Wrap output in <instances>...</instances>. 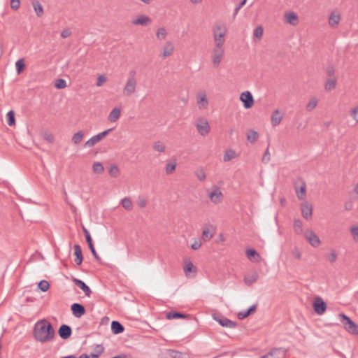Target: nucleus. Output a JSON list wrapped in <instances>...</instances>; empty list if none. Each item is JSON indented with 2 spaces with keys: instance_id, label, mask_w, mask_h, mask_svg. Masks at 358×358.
Listing matches in <instances>:
<instances>
[{
  "instance_id": "nucleus-1",
  "label": "nucleus",
  "mask_w": 358,
  "mask_h": 358,
  "mask_svg": "<svg viewBox=\"0 0 358 358\" xmlns=\"http://www.w3.org/2000/svg\"><path fill=\"white\" fill-rule=\"evenodd\" d=\"M34 339L41 343L51 342L55 337V331L52 324L45 319L37 321L33 329Z\"/></svg>"
},
{
  "instance_id": "nucleus-2",
  "label": "nucleus",
  "mask_w": 358,
  "mask_h": 358,
  "mask_svg": "<svg viewBox=\"0 0 358 358\" xmlns=\"http://www.w3.org/2000/svg\"><path fill=\"white\" fill-rule=\"evenodd\" d=\"M341 322L345 329L351 334L358 335V325L344 313L338 315Z\"/></svg>"
},
{
  "instance_id": "nucleus-3",
  "label": "nucleus",
  "mask_w": 358,
  "mask_h": 358,
  "mask_svg": "<svg viewBox=\"0 0 358 358\" xmlns=\"http://www.w3.org/2000/svg\"><path fill=\"white\" fill-rule=\"evenodd\" d=\"M195 126L199 134L202 136H207L210 131L208 122L203 117H199L197 119L195 123Z\"/></svg>"
},
{
  "instance_id": "nucleus-4",
  "label": "nucleus",
  "mask_w": 358,
  "mask_h": 358,
  "mask_svg": "<svg viewBox=\"0 0 358 358\" xmlns=\"http://www.w3.org/2000/svg\"><path fill=\"white\" fill-rule=\"evenodd\" d=\"M113 128L106 129L96 135L93 136L91 137L88 141H87L85 143V148H91L93 147L96 143L101 141L103 138H104L110 131H113Z\"/></svg>"
},
{
  "instance_id": "nucleus-5",
  "label": "nucleus",
  "mask_w": 358,
  "mask_h": 358,
  "mask_svg": "<svg viewBox=\"0 0 358 358\" xmlns=\"http://www.w3.org/2000/svg\"><path fill=\"white\" fill-rule=\"evenodd\" d=\"M137 80L136 78H127L125 85L123 88V94L126 96H130L136 91Z\"/></svg>"
},
{
  "instance_id": "nucleus-6",
  "label": "nucleus",
  "mask_w": 358,
  "mask_h": 358,
  "mask_svg": "<svg viewBox=\"0 0 358 358\" xmlns=\"http://www.w3.org/2000/svg\"><path fill=\"white\" fill-rule=\"evenodd\" d=\"M226 33V26L224 24H217L214 29V37L217 45H222Z\"/></svg>"
},
{
  "instance_id": "nucleus-7",
  "label": "nucleus",
  "mask_w": 358,
  "mask_h": 358,
  "mask_svg": "<svg viewBox=\"0 0 358 358\" xmlns=\"http://www.w3.org/2000/svg\"><path fill=\"white\" fill-rule=\"evenodd\" d=\"M305 238L308 241L310 245L313 248H318L320 245L321 241L318 236L311 229L306 230L304 233Z\"/></svg>"
},
{
  "instance_id": "nucleus-8",
  "label": "nucleus",
  "mask_w": 358,
  "mask_h": 358,
  "mask_svg": "<svg viewBox=\"0 0 358 358\" xmlns=\"http://www.w3.org/2000/svg\"><path fill=\"white\" fill-rule=\"evenodd\" d=\"M224 50L223 46H216L212 52L213 64L215 67H217L224 56Z\"/></svg>"
},
{
  "instance_id": "nucleus-9",
  "label": "nucleus",
  "mask_w": 358,
  "mask_h": 358,
  "mask_svg": "<svg viewBox=\"0 0 358 358\" xmlns=\"http://www.w3.org/2000/svg\"><path fill=\"white\" fill-rule=\"evenodd\" d=\"M213 319L217 321L221 326L230 329L235 328L236 323L226 317L217 315H213Z\"/></svg>"
},
{
  "instance_id": "nucleus-10",
  "label": "nucleus",
  "mask_w": 358,
  "mask_h": 358,
  "mask_svg": "<svg viewBox=\"0 0 358 358\" xmlns=\"http://www.w3.org/2000/svg\"><path fill=\"white\" fill-rule=\"evenodd\" d=\"M240 100L243 103L245 108H250L254 104V99L250 92L245 91L241 94Z\"/></svg>"
},
{
  "instance_id": "nucleus-11",
  "label": "nucleus",
  "mask_w": 358,
  "mask_h": 358,
  "mask_svg": "<svg viewBox=\"0 0 358 358\" xmlns=\"http://www.w3.org/2000/svg\"><path fill=\"white\" fill-rule=\"evenodd\" d=\"M152 22V19L145 15H138L136 18L132 19L131 24L146 27Z\"/></svg>"
},
{
  "instance_id": "nucleus-12",
  "label": "nucleus",
  "mask_w": 358,
  "mask_h": 358,
  "mask_svg": "<svg viewBox=\"0 0 358 358\" xmlns=\"http://www.w3.org/2000/svg\"><path fill=\"white\" fill-rule=\"evenodd\" d=\"M313 309L317 314L322 315L327 309V305L322 299L317 297L313 303Z\"/></svg>"
},
{
  "instance_id": "nucleus-13",
  "label": "nucleus",
  "mask_w": 358,
  "mask_h": 358,
  "mask_svg": "<svg viewBox=\"0 0 358 358\" xmlns=\"http://www.w3.org/2000/svg\"><path fill=\"white\" fill-rule=\"evenodd\" d=\"M59 336L61 338L66 340L70 338L72 334V329L67 324H62L58 330Z\"/></svg>"
},
{
  "instance_id": "nucleus-14",
  "label": "nucleus",
  "mask_w": 358,
  "mask_h": 358,
  "mask_svg": "<svg viewBox=\"0 0 358 358\" xmlns=\"http://www.w3.org/2000/svg\"><path fill=\"white\" fill-rule=\"evenodd\" d=\"M208 195L214 203H218L222 201V193L217 187H215L212 192H208Z\"/></svg>"
},
{
  "instance_id": "nucleus-15",
  "label": "nucleus",
  "mask_w": 358,
  "mask_h": 358,
  "mask_svg": "<svg viewBox=\"0 0 358 358\" xmlns=\"http://www.w3.org/2000/svg\"><path fill=\"white\" fill-rule=\"evenodd\" d=\"M71 308L73 315L77 318L82 317L85 313V308L80 303H74L71 305Z\"/></svg>"
},
{
  "instance_id": "nucleus-16",
  "label": "nucleus",
  "mask_w": 358,
  "mask_h": 358,
  "mask_svg": "<svg viewBox=\"0 0 358 358\" xmlns=\"http://www.w3.org/2000/svg\"><path fill=\"white\" fill-rule=\"evenodd\" d=\"M301 214L304 219L310 220L313 215V207L308 203L301 204Z\"/></svg>"
},
{
  "instance_id": "nucleus-17",
  "label": "nucleus",
  "mask_w": 358,
  "mask_h": 358,
  "mask_svg": "<svg viewBox=\"0 0 358 358\" xmlns=\"http://www.w3.org/2000/svg\"><path fill=\"white\" fill-rule=\"evenodd\" d=\"M245 255L248 259L252 262H259L261 259L260 255L252 248L247 249Z\"/></svg>"
},
{
  "instance_id": "nucleus-18",
  "label": "nucleus",
  "mask_w": 358,
  "mask_h": 358,
  "mask_svg": "<svg viewBox=\"0 0 358 358\" xmlns=\"http://www.w3.org/2000/svg\"><path fill=\"white\" fill-rule=\"evenodd\" d=\"M197 104L199 108H206L208 106V101L205 92L197 94Z\"/></svg>"
},
{
  "instance_id": "nucleus-19",
  "label": "nucleus",
  "mask_w": 358,
  "mask_h": 358,
  "mask_svg": "<svg viewBox=\"0 0 358 358\" xmlns=\"http://www.w3.org/2000/svg\"><path fill=\"white\" fill-rule=\"evenodd\" d=\"M73 282L76 285H77L78 287H80L84 292L85 294L87 296H90V294L92 293L91 289H90V287L85 284V282H83V280H81L80 279H77V278H74Z\"/></svg>"
},
{
  "instance_id": "nucleus-20",
  "label": "nucleus",
  "mask_w": 358,
  "mask_h": 358,
  "mask_svg": "<svg viewBox=\"0 0 358 358\" xmlns=\"http://www.w3.org/2000/svg\"><path fill=\"white\" fill-rule=\"evenodd\" d=\"M283 117L278 109L275 110L271 115V121L273 127L278 126L282 121Z\"/></svg>"
},
{
  "instance_id": "nucleus-21",
  "label": "nucleus",
  "mask_w": 358,
  "mask_h": 358,
  "mask_svg": "<svg viewBox=\"0 0 358 358\" xmlns=\"http://www.w3.org/2000/svg\"><path fill=\"white\" fill-rule=\"evenodd\" d=\"M31 5L37 17H41L44 13L42 4L38 0H31Z\"/></svg>"
},
{
  "instance_id": "nucleus-22",
  "label": "nucleus",
  "mask_w": 358,
  "mask_h": 358,
  "mask_svg": "<svg viewBox=\"0 0 358 358\" xmlns=\"http://www.w3.org/2000/svg\"><path fill=\"white\" fill-rule=\"evenodd\" d=\"M259 279V274L257 272H254L251 274H248L244 277V282L248 285L251 286L254 282H257Z\"/></svg>"
},
{
  "instance_id": "nucleus-23",
  "label": "nucleus",
  "mask_w": 358,
  "mask_h": 358,
  "mask_svg": "<svg viewBox=\"0 0 358 358\" xmlns=\"http://www.w3.org/2000/svg\"><path fill=\"white\" fill-rule=\"evenodd\" d=\"M124 330L123 325L118 321H113L111 322V331L114 334L122 333Z\"/></svg>"
},
{
  "instance_id": "nucleus-24",
  "label": "nucleus",
  "mask_w": 358,
  "mask_h": 358,
  "mask_svg": "<svg viewBox=\"0 0 358 358\" xmlns=\"http://www.w3.org/2000/svg\"><path fill=\"white\" fill-rule=\"evenodd\" d=\"M285 19L287 23L295 25L298 21V16L294 12H289L285 14Z\"/></svg>"
},
{
  "instance_id": "nucleus-25",
  "label": "nucleus",
  "mask_w": 358,
  "mask_h": 358,
  "mask_svg": "<svg viewBox=\"0 0 358 358\" xmlns=\"http://www.w3.org/2000/svg\"><path fill=\"white\" fill-rule=\"evenodd\" d=\"M74 254L76 255L75 262L79 266L81 264L83 259L81 248L79 245H74Z\"/></svg>"
},
{
  "instance_id": "nucleus-26",
  "label": "nucleus",
  "mask_w": 358,
  "mask_h": 358,
  "mask_svg": "<svg viewBox=\"0 0 358 358\" xmlns=\"http://www.w3.org/2000/svg\"><path fill=\"white\" fill-rule=\"evenodd\" d=\"M341 20V16L339 14L331 13L329 17V24L331 27H336Z\"/></svg>"
},
{
  "instance_id": "nucleus-27",
  "label": "nucleus",
  "mask_w": 358,
  "mask_h": 358,
  "mask_svg": "<svg viewBox=\"0 0 358 358\" xmlns=\"http://www.w3.org/2000/svg\"><path fill=\"white\" fill-rule=\"evenodd\" d=\"M87 244H88V246L90 248V250L92 254V255L94 256V257L95 258V259L99 262H101V259L100 258V257L98 255L95 248H94V244H93V242H92V239H90L89 238H87V241H86Z\"/></svg>"
},
{
  "instance_id": "nucleus-28",
  "label": "nucleus",
  "mask_w": 358,
  "mask_h": 358,
  "mask_svg": "<svg viewBox=\"0 0 358 358\" xmlns=\"http://www.w3.org/2000/svg\"><path fill=\"white\" fill-rule=\"evenodd\" d=\"M336 79L335 78L328 79L324 85V89L326 91L329 92L336 88Z\"/></svg>"
},
{
  "instance_id": "nucleus-29",
  "label": "nucleus",
  "mask_w": 358,
  "mask_h": 358,
  "mask_svg": "<svg viewBox=\"0 0 358 358\" xmlns=\"http://www.w3.org/2000/svg\"><path fill=\"white\" fill-rule=\"evenodd\" d=\"M121 110L119 108H115L109 114V120L111 122H115L120 116Z\"/></svg>"
},
{
  "instance_id": "nucleus-30",
  "label": "nucleus",
  "mask_w": 358,
  "mask_h": 358,
  "mask_svg": "<svg viewBox=\"0 0 358 358\" xmlns=\"http://www.w3.org/2000/svg\"><path fill=\"white\" fill-rule=\"evenodd\" d=\"M187 315L178 312L171 311L166 313V318L169 320L178 319V318H186Z\"/></svg>"
},
{
  "instance_id": "nucleus-31",
  "label": "nucleus",
  "mask_w": 358,
  "mask_h": 358,
  "mask_svg": "<svg viewBox=\"0 0 358 358\" xmlns=\"http://www.w3.org/2000/svg\"><path fill=\"white\" fill-rule=\"evenodd\" d=\"M121 204L122 207L127 210H131L133 208V204L129 197H124L121 200Z\"/></svg>"
},
{
  "instance_id": "nucleus-32",
  "label": "nucleus",
  "mask_w": 358,
  "mask_h": 358,
  "mask_svg": "<svg viewBox=\"0 0 358 358\" xmlns=\"http://www.w3.org/2000/svg\"><path fill=\"white\" fill-rule=\"evenodd\" d=\"M306 182H303L299 189L296 190L297 196L299 200H304L306 199Z\"/></svg>"
},
{
  "instance_id": "nucleus-33",
  "label": "nucleus",
  "mask_w": 358,
  "mask_h": 358,
  "mask_svg": "<svg viewBox=\"0 0 358 358\" xmlns=\"http://www.w3.org/2000/svg\"><path fill=\"white\" fill-rule=\"evenodd\" d=\"M168 352L172 358H188V356L185 353L177 350H169Z\"/></svg>"
},
{
  "instance_id": "nucleus-34",
  "label": "nucleus",
  "mask_w": 358,
  "mask_h": 358,
  "mask_svg": "<svg viewBox=\"0 0 358 358\" xmlns=\"http://www.w3.org/2000/svg\"><path fill=\"white\" fill-rule=\"evenodd\" d=\"M258 137L259 134L255 130H250L247 134V140L251 143L256 142L258 139Z\"/></svg>"
},
{
  "instance_id": "nucleus-35",
  "label": "nucleus",
  "mask_w": 358,
  "mask_h": 358,
  "mask_svg": "<svg viewBox=\"0 0 358 358\" xmlns=\"http://www.w3.org/2000/svg\"><path fill=\"white\" fill-rule=\"evenodd\" d=\"M152 148L155 151L158 152H164L166 150L164 144L159 141L154 142Z\"/></svg>"
},
{
  "instance_id": "nucleus-36",
  "label": "nucleus",
  "mask_w": 358,
  "mask_h": 358,
  "mask_svg": "<svg viewBox=\"0 0 358 358\" xmlns=\"http://www.w3.org/2000/svg\"><path fill=\"white\" fill-rule=\"evenodd\" d=\"M294 229L296 234H301L303 232V223L299 220L296 219L294 222Z\"/></svg>"
},
{
  "instance_id": "nucleus-37",
  "label": "nucleus",
  "mask_w": 358,
  "mask_h": 358,
  "mask_svg": "<svg viewBox=\"0 0 358 358\" xmlns=\"http://www.w3.org/2000/svg\"><path fill=\"white\" fill-rule=\"evenodd\" d=\"M317 99L315 97H313L306 105V110L308 111L313 110L317 105Z\"/></svg>"
},
{
  "instance_id": "nucleus-38",
  "label": "nucleus",
  "mask_w": 358,
  "mask_h": 358,
  "mask_svg": "<svg viewBox=\"0 0 358 358\" xmlns=\"http://www.w3.org/2000/svg\"><path fill=\"white\" fill-rule=\"evenodd\" d=\"M7 123L9 126H13L15 124V113L13 110L8 112L7 115Z\"/></svg>"
},
{
  "instance_id": "nucleus-39",
  "label": "nucleus",
  "mask_w": 358,
  "mask_h": 358,
  "mask_svg": "<svg viewBox=\"0 0 358 358\" xmlns=\"http://www.w3.org/2000/svg\"><path fill=\"white\" fill-rule=\"evenodd\" d=\"M83 138V133L82 131H79L76 133L72 137V141L75 145L79 144Z\"/></svg>"
},
{
  "instance_id": "nucleus-40",
  "label": "nucleus",
  "mask_w": 358,
  "mask_h": 358,
  "mask_svg": "<svg viewBox=\"0 0 358 358\" xmlns=\"http://www.w3.org/2000/svg\"><path fill=\"white\" fill-rule=\"evenodd\" d=\"M167 31L164 27H159L156 33V36L159 40H164L166 37Z\"/></svg>"
},
{
  "instance_id": "nucleus-41",
  "label": "nucleus",
  "mask_w": 358,
  "mask_h": 358,
  "mask_svg": "<svg viewBox=\"0 0 358 358\" xmlns=\"http://www.w3.org/2000/svg\"><path fill=\"white\" fill-rule=\"evenodd\" d=\"M213 237V233L210 232L208 228H206L203 230L202 232V238L204 241H207L210 240Z\"/></svg>"
},
{
  "instance_id": "nucleus-42",
  "label": "nucleus",
  "mask_w": 358,
  "mask_h": 358,
  "mask_svg": "<svg viewBox=\"0 0 358 358\" xmlns=\"http://www.w3.org/2000/svg\"><path fill=\"white\" fill-rule=\"evenodd\" d=\"M15 67H16L17 74H20L23 71V69L24 68V62L23 58L19 59L15 62Z\"/></svg>"
},
{
  "instance_id": "nucleus-43",
  "label": "nucleus",
  "mask_w": 358,
  "mask_h": 358,
  "mask_svg": "<svg viewBox=\"0 0 358 358\" xmlns=\"http://www.w3.org/2000/svg\"><path fill=\"white\" fill-rule=\"evenodd\" d=\"M38 287L42 291V292H46L48 290L49 287H50V284L49 282L45 280H41L38 285Z\"/></svg>"
},
{
  "instance_id": "nucleus-44",
  "label": "nucleus",
  "mask_w": 358,
  "mask_h": 358,
  "mask_svg": "<svg viewBox=\"0 0 358 358\" xmlns=\"http://www.w3.org/2000/svg\"><path fill=\"white\" fill-rule=\"evenodd\" d=\"M173 46H164L162 52V57L165 58L170 56L173 52Z\"/></svg>"
},
{
  "instance_id": "nucleus-45",
  "label": "nucleus",
  "mask_w": 358,
  "mask_h": 358,
  "mask_svg": "<svg viewBox=\"0 0 358 358\" xmlns=\"http://www.w3.org/2000/svg\"><path fill=\"white\" fill-rule=\"evenodd\" d=\"M92 168H93V171L96 173H101L104 170L103 166L100 162H95L93 164Z\"/></svg>"
},
{
  "instance_id": "nucleus-46",
  "label": "nucleus",
  "mask_w": 358,
  "mask_h": 358,
  "mask_svg": "<svg viewBox=\"0 0 358 358\" xmlns=\"http://www.w3.org/2000/svg\"><path fill=\"white\" fill-rule=\"evenodd\" d=\"M235 152L234 150H228L223 157L224 162H228L235 157Z\"/></svg>"
},
{
  "instance_id": "nucleus-47",
  "label": "nucleus",
  "mask_w": 358,
  "mask_h": 358,
  "mask_svg": "<svg viewBox=\"0 0 358 358\" xmlns=\"http://www.w3.org/2000/svg\"><path fill=\"white\" fill-rule=\"evenodd\" d=\"M55 86L57 89H63L66 86V82L64 79H57L55 81Z\"/></svg>"
},
{
  "instance_id": "nucleus-48",
  "label": "nucleus",
  "mask_w": 358,
  "mask_h": 358,
  "mask_svg": "<svg viewBox=\"0 0 358 358\" xmlns=\"http://www.w3.org/2000/svg\"><path fill=\"white\" fill-rule=\"evenodd\" d=\"M104 352V347L102 345H96L93 350V354L96 355L99 357V356Z\"/></svg>"
},
{
  "instance_id": "nucleus-49",
  "label": "nucleus",
  "mask_w": 358,
  "mask_h": 358,
  "mask_svg": "<svg viewBox=\"0 0 358 358\" xmlns=\"http://www.w3.org/2000/svg\"><path fill=\"white\" fill-rule=\"evenodd\" d=\"M176 163H169L166 165V174H171L172 173L175 169H176Z\"/></svg>"
},
{
  "instance_id": "nucleus-50",
  "label": "nucleus",
  "mask_w": 358,
  "mask_h": 358,
  "mask_svg": "<svg viewBox=\"0 0 358 358\" xmlns=\"http://www.w3.org/2000/svg\"><path fill=\"white\" fill-rule=\"evenodd\" d=\"M262 358H279L278 355V350H273L268 353L263 355Z\"/></svg>"
},
{
  "instance_id": "nucleus-51",
  "label": "nucleus",
  "mask_w": 358,
  "mask_h": 358,
  "mask_svg": "<svg viewBox=\"0 0 358 358\" xmlns=\"http://www.w3.org/2000/svg\"><path fill=\"white\" fill-rule=\"evenodd\" d=\"M192 271H195L196 269L193 265V264L191 262H189L187 263L184 267V271L187 274V273H190Z\"/></svg>"
},
{
  "instance_id": "nucleus-52",
  "label": "nucleus",
  "mask_w": 358,
  "mask_h": 358,
  "mask_svg": "<svg viewBox=\"0 0 358 358\" xmlns=\"http://www.w3.org/2000/svg\"><path fill=\"white\" fill-rule=\"evenodd\" d=\"M195 174L197 177V178L200 180V181H203L206 179V173L203 171V169H199V170H197L196 172H195Z\"/></svg>"
},
{
  "instance_id": "nucleus-53",
  "label": "nucleus",
  "mask_w": 358,
  "mask_h": 358,
  "mask_svg": "<svg viewBox=\"0 0 358 358\" xmlns=\"http://www.w3.org/2000/svg\"><path fill=\"white\" fill-rule=\"evenodd\" d=\"M254 37L255 38H261L263 35V28L262 26H259L255 28V29L254 30Z\"/></svg>"
},
{
  "instance_id": "nucleus-54",
  "label": "nucleus",
  "mask_w": 358,
  "mask_h": 358,
  "mask_svg": "<svg viewBox=\"0 0 358 358\" xmlns=\"http://www.w3.org/2000/svg\"><path fill=\"white\" fill-rule=\"evenodd\" d=\"M327 258L330 262L333 263L337 259V254L335 251H332L330 254L327 255Z\"/></svg>"
},
{
  "instance_id": "nucleus-55",
  "label": "nucleus",
  "mask_w": 358,
  "mask_h": 358,
  "mask_svg": "<svg viewBox=\"0 0 358 358\" xmlns=\"http://www.w3.org/2000/svg\"><path fill=\"white\" fill-rule=\"evenodd\" d=\"M137 204L140 208H145L147 205V201L144 197L139 196L137 201Z\"/></svg>"
},
{
  "instance_id": "nucleus-56",
  "label": "nucleus",
  "mask_w": 358,
  "mask_h": 358,
  "mask_svg": "<svg viewBox=\"0 0 358 358\" xmlns=\"http://www.w3.org/2000/svg\"><path fill=\"white\" fill-rule=\"evenodd\" d=\"M20 0H10V7L12 8V9L16 10L20 8Z\"/></svg>"
},
{
  "instance_id": "nucleus-57",
  "label": "nucleus",
  "mask_w": 358,
  "mask_h": 358,
  "mask_svg": "<svg viewBox=\"0 0 358 358\" xmlns=\"http://www.w3.org/2000/svg\"><path fill=\"white\" fill-rule=\"evenodd\" d=\"M246 1L247 0H242L241 2H240V3L236 6V7L234 9V17H235L236 16L239 10L245 4Z\"/></svg>"
},
{
  "instance_id": "nucleus-58",
  "label": "nucleus",
  "mask_w": 358,
  "mask_h": 358,
  "mask_svg": "<svg viewBox=\"0 0 358 358\" xmlns=\"http://www.w3.org/2000/svg\"><path fill=\"white\" fill-rule=\"evenodd\" d=\"M270 161V153L268 150V148L266 150L263 157H262V162L264 163H268Z\"/></svg>"
},
{
  "instance_id": "nucleus-59",
  "label": "nucleus",
  "mask_w": 358,
  "mask_h": 358,
  "mask_svg": "<svg viewBox=\"0 0 358 358\" xmlns=\"http://www.w3.org/2000/svg\"><path fill=\"white\" fill-rule=\"evenodd\" d=\"M351 233L356 241H358V227H352L351 228Z\"/></svg>"
},
{
  "instance_id": "nucleus-60",
  "label": "nucleus",
  "mask_w": 358,
  "mask_h": 358,
  "mask_svg": "<svg viewBox=\"0 0 358 358\" xmlns=\"http://www.w3.org/2000/svg\"><path fill=\"white\" fill-rule=\"evenodd\" d=\"M201 242L200 241H198V240H195L194 242L191 245V248L192 250H198L201 248Z\"/></svg>"
},
{
  "instance_id": "nucleus-61",
  "label": "nucleus",
  "mask_w": 358,
  "mask_h": 358,
  "mask_svg": "<svg viewBox=\"0 0 358 358\" xmlns=\"http://www.w3.org/2000/svg\"><path fill=\"white\" fill-rule=\"evenodd\" d=\"M106 80V78L104 76H99L97 78L96 85L100 87L101 86Z\"/></svg>"
},
{
  "instance_id": "nucleus-62",
  "label": "nucleus",
  "mask_w": 358,
  "mask_h": 358,
  "mask_svg": "<svg viewBox=\"0 0 358 358\" xmlns=\"http://www.w3.org/2000/svg\"><path fill=\"white\" fill-rule=\"evenodd\" d=\"M351 115L355 121L358 122V106L353 108Z\"/></svg>"
},
{
  "instance_id": "nucleus-63",
  "label": "nucleus",
  "mask_w": 358,
  "mask_h": 358,
  "mask_svg": "<svg viewBox=\"0 0 358 358\" xmlns=\"http://www.w3.org/2000/svg\"><path fill=\"white\" fill-rule=\"evenodd\" d=\"M249 315H250L248 314L247 310H242L238 313V317L240 320H243V319L246 318L247 317H248Z\"/></svg>"
},
{
  "instance_id": "nucleus-64",
  "label": "nucleus",
  "mask_w": 358,
  "mask_h": 358,
  "mask_svg": "<svg viewBox=\"0 0 358 358\" xmlns=\"http://www.w3.org/2000/svg\"><path fill=\"white\" fill-rule=\"evenodd\" d=\"M118 172H119L118 167L115 165L112 166L109 170V173L112 176H115L116 174L118 173Z\"/></svg>"
}]
</instances>
